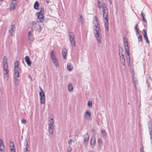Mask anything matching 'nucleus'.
Instances as JSON below:
<instances>
[{"label": "nucleus", "instance_id": "nucleus-1", "mask_svg": "<svg viewBox=\"0 0 152 152\" xmlns=\"http://www.w3.org/2000/svg\"><path fill=\"white\" fill-rule=\"evenodd\" d=\"M101 2L99 1L98 2V7L100 9L102 7L103 10V18H104V26L105 28V30L107 31H108V10L107 8L105 6V4H100Z\"/></svg>", "mask_w": 152, "mask_h": 152}, {"label": "nucleus", "instance_id": "nucleus-2", "mask_svg": "<svg viewBox=\"0 0 152 152\" xmlns=\"http://www.w3.org/2000/svg\"><path fill=\"white\" fill-rule=\"evenodd\" d=\"M123 40L124 41V45L126 52L127 53V55L126 56L128 62H130V59L129 56V48L128 46V43L127 39L125 37H124Z\"/></svg>", "mask_w": 152, "mask_h": 152}, {"label": "nucleus", "instance_id": "nucleus-3", "mask_svg": "<svg viewBox=\"0 0 152 152\" xmlns=\"http://www.w3.org/2000/svg\"><path fill=\"white\" fill-rule=\"evenodd\" d=\"M6 58L5 56H4L3 58V69L4 71H5L6 72L4 73V74L5 75V76H4V78H6V80H7L8 77V71L7 70L8 67V64L7 61V59L5 60V58Z\"/></svg>", "mask_w": 152, "mask_h": 152}, {"label": "nucleus", "instance_id": "nucleus-4", "mask_svg": "<svg viewBox=\"0 0 152 152\" xmlns=\"http://www.w3.org/2000/svg\"><path fill=\"white\" fill-rule=\"evenodd\" d=\"M42 9H41L40 11L37 13L36 15L37 16V21L38 23H42L44 21L45 16L44 14L42 12Z\"/></svg>", "mask_w": 152, "mask_h": 152}, {"label": "nucleus", "instance_id": "nucleus-5", "mask_svg": "<svg viewBox=\"0 0 152 152\" xmlns=\"http://www.w3.org/2000/svg\"><path fill=\"white\" fill-rule=\"evenodd\" d=\"M94 30L96 31V33L94 32V34L97 40L100 43H101L102 39L101 35H100V30L99 27H97V28H94Z\"/></svg>", "mask_w": 152, "mask_h": 152}, {"label": "nucleus", "instance_id": "nucleus-6", "mask_svg": "<svg viewBox=\"0 0 152 152\" xmlns=\"http://www.w3.org/2000/svg\"><path fill=\"white\" fill-rule=\"evenodd\" d=\"M39 88L41 91L39 93V95L40 96V102L41 104H43L45 103V93L40 86Z\"/></svg>", "mask_w": 152, "mask_h": 152}, {"label": "nucleus", "instance_id": "nucleus-7", "mask_svg": "<svg viewBox=\"0 0 152 152\" xmlns=\"http://www.w3.org/2000/svg\"><path fill=\"white\" fill-rule=\"evenodd\" d=\"M69 36L70 37L69 38V40L70 41L71 44L73 46H75V39H74L75 37L74 34L73 32H69Z\"/></svg>", "mask_w": 152, "mask_h": 152}, {"label": "nucleus", "instance_id": "nucleus-8", "mask_svg": "<svg viewBox=\"0 0 152 152\" xmlns=\"http://www.w3.org/2000/svg\"><path fill=\"white\" fill-rule=\"evenodd\" d=\"M148 127L150 132L151 143L152 144V122H149L148 123Z\"/></svg>", "mask_w": 152, "mask_h": 152}, {"label": "nucleus", "instance_id": "nucleus-9", "mask_svg": "<svg viewBox=\"0 0 152 152\" xmlns=\"http://www.w3.org/2000/svg\"><path fill=\"white\" fill-rule=\"evenodd\" d=\"M15 69V73L14 76L19 77V73L21 72V70L20 68L19 67L14 68Z\"/></svg>", "mask_w": 152, "mask_h": 152}, {"label": "nucleus", "instance_id": "nucleus-10", "mask_svg": "<svg viewBox=\"0 0 152 152\" xmlns=\"http://www.w3.org/2000/svg\"><path fill=\"white\" fill-rule=\"evenodd\" d=\"M34 39L31 35V31H29L28 33V39L29 44H31L34 40Z\"/></svg>", "mask_w": 152, "mask_h": 152}, {"label": "nucleus", "instance_id": "nucleus-11", "mask_svg": "<svg viewBox=\"0 0 152 152\" xmlns=\"http://www.w3.org/2000/svg\"><path fill=\"white\" fill-rule=\"evenodd\" d=\"M146 83L148 87L151 82H152L151 79L149 75H147L146 77Z\"/></svg>", "mask_w": 152, "mask_h": 152}, {"label": "nucleus", "instance_id": "nucleus-12", "mask_svg": "<svg viewBox=\"0 0 152 152\" xmlns=\"http://www.w3.org/2000/svg\"><path fill=\"white\" fill-rule=\"evenodd\" d=\"M89 140V136L88 133H87L86 134L84 135V141L85 143L87 144L88 143Z\"/></svg>", "mask_w": 152, "mask_h": 152}, {"label": "nucleus", "instance_id": "nucleus-13", "mask_svg": "<svg viewBox=\"0 0 152 152\" xmlns=\"http://www.w3.org/2000/svg\"><path fill=\"white\" fill-rule=\"evenodd\" d=\"M25 59L27 64L28 66H30L31 64V62L30 60V58L27 56H26L25 57Z\"/></svg>", "mask_w": 152, "mask_h": 152}, {"label": "nucleus", "instance_id": "nucleus-14", "mask_svg": "<svg viewBox=\"0 0 152 152\" xmlns=\"http://www.w3.org/2000/svg\"><path fill=\"white\" fill-rule=\"evenodd\" d=\"M62 55L64 59H66V55L67 53V50L66 48H64L62 51Z\"/></svg>", "mask_w": 152, "mask_h": 152}, {"label": "nucleus", "instance_id": "nucleus-15", "mask_svg": "<svg viewBox=\"0 0 152 152\" xmlns=\"http://www.w3.org/2000/svg\"><path fill=\"white\" fill-rule=\"evenodd\" d=\"M4 149V145L2 140L0 139V150L3 151Z\"/></svg>", "mask_w": 152, "mask_h": 152}, {"label": "nucleus", "instance_id": "nucleus-16", "mask_svg": "<svg viewBox=\"0 0 152 152\" xmlns=\"http://www.w3.org/2000/svg\"><path fill=\"white\" fill-rule=\"evenodd\" d=\"M121 61L123 65H125V60L124 56V55L122 54L121 56L120 57Z\"/></svg>", "mask_w": 152, "mask_h": 152}, {"label": "nucleus", "instance_id": "nucleus-17", "mask_svg": "<svg viewBox=\"0 0 152 152\" xmlns=\"http://www.w3.org/2000/svg\"><path fill=\"white\" fill-rule=\"evenodd\" d=\"M15 1H12L10 5V10H14L15 9V3L14 2Z\"/></svg>", "mask_w": 152, "mask_h": 152}, {"label": "nucleus", "instance_id": "nucleus-18", "mask_svg": "<svg viewBox=\"0 0 152 152\" xmlns=\"http://www.w3.org/2000/svg\"><path fill=\"white\" fill-rule=\"evenodd\" d=\"M91 113L90 111H87L86 112L85 114V117L86 118H89L91 116Z\"/></svg>", "mask_w": 152, "mask_h": 152}, {"label": "nucleus", "instance_id": "nucleus-19", "mask_svg": "<svg viewBox=\"0 0 152 152\" xmlns=\"http://www.w3.org/2000/svg\"><path fill=\"white\" fill-rule=\"evenodd\" d=\"M96 142V139L94 137H92L90 140V144L91 145H95Z\"/></svg>", "mask_w": 152, "mask_h": 152}, {"label": "nucleus", "instance_id": "nucleus-20", "mask_svg": "<svg viewBox=\"0 0 152 152\" xmlns=\"http://www.w3.org/2000/svg\"><path fill=\"white\" fill-rule=\"evenodd\" d=\"M67 69L69 71L72 70L73 68V67L71 66V64L70 63H69L67 64Z\"/></svg>", "mask_w": 152, "mask_h": 152}, {"label": "nucleus", "instance_id": "nucleus-21", "mask_svg": "<svg viewBox=\"0 0 152 152\" xmlns=\"http://www.w3.org/2000/svg\"><path fill=\"white\" fill-rule=\"evenodd\" d=\"M54 64V65L56 66V67H58L59 66V65H58V60L56 58H55L53 60H52Z\"/></svg>", "mask_w": 152, "mask_h": 152}, {"label": "nucleus", "instance_id": "nucleus-22", "mask_svg": "<svg viewBox=\"0 0 152 152\" xmlns=\"http://www.w3.org/2000/svg\"><path fill=\"white\" fill-rule=\"evenodd\" d=\"M39 6V2L37 1H36L34 4V8L35 9L38 10Z\"/></svg>", "mask_w": 152, "mask_h": 152}, {"label": "nucleus", "instance_id": "nucleus-23", "mask_svg": "<svg viewBox=\"0 0 152 152\" xmlns=\"http://www.w3.org/2000/svg\"><path fill=\"white\" fill-rule=\"evenodd\" d=\"M132 81L133 82L135 86L137 85V79L135 77H134V75L133 74L132 75Z\"/></svg>", "mask_w": 152, "mask_h": 152}, {"label": "nucleus", "instance_id": "nucleus-24", "mask_svg": "<svg viewBox=\"0 0 152 152\" xmlns=\"http://www.w3.org/2000/svg\"><path fill=\"white\" fill-rule=\"evenodd\" d=\"M50 54L51 58L52 60H53V59L56 58V56L54 54V51L53 50H52Z\"/></svg>", "mask_w": 152, "mask_h": 152}, {"label": "nucleus", "instance_id": "nucleus-25", "mask_svg": "<svg viewBox=\"0 0 152 152\" xmlns=\"http://www.w3.org/2000/svg\"><path fill=\"white\" fill-rule=\"evenodd\" d=\"M68 89L69 91H72L73 89V87H72V84H69L68 86Z\"/></svg>", "mask_w": 152, "mask_h": 152}, {"label": "nucleus", "instance_id": "nucleus-26", "mask_svg": "<svg viewBox=\"0 0 152 152\" xmlns=\"http://www.w3.org/2000/svg\"><path fill=\"white\" fill-rule=\"evenodd\" d=\"M101 134L103 137L106 138V136L107 135V134L105 131L104 130H102L101 131Z\"/></svg>", "mask_w": 152, "mask_h": 152}, {"label": "nucleus", "instance_id": "nucleus-27", "mask_svg": "<svg viewBox=\"0 0 152 152\" xmlns=\"http://www.w3.org/2000/svg\"><path fill=\"white\" fill-rule=\"evenodd\" d=\"M138 42L140 41L142 42V37L141 35L140 34L138 36L137 35Z\"/></svg>", "mask_w": 152, "mask_h": 152}, {"label": "nucleus", "instance_id": "nucleus-28", "mask_svg": "<svg viewBox=\"0 0 152 152\" xmlns=\"http://www.w3.org/2000/svg\"><path fill=\"white\" fill-rule=\"evenodd\" d=\"M19 62L18 61H15L14 64V68L19 67H18Z\"/></svg>", "mask_w": 152, "mask_h": 152}, {"label": "nucleus", "instance_id": "nucleus-29", "mask_svg": "<svg viewBox=\"0 0 152 152\" xmlns=\"http://www.w3.org/2000/svg\"><path fill=\"white\" fill-rule=\"evenodd\" d=\"M18 77L14 76L15 80H14V82L15 83L16 85H17L18 84V80H19L17 78Z\"/></svg>", "mask_w": 152, "mask_h": 152}, {"label": "nucleus", "instance_id": "nucleus-30", "mask_svg": "<svg viewBox=\"0 0 152 152\" xmlns=\"http://www.w3.org/2000/svg\"><path fill=\"white\" fill-rule=\"evenodd\" d=\"M98 142L99 144V146H101L102 143V139L100 138H98Z\"/></svg>", "mask_w": 152, "mask_h": 152}, {"label": "nucleus", "instance_id": "nucleus-31", "mask_svg": "<svg viewBox=\"0 0 152 152\" xmlns=\"http://www.w3.org/2000/svg\"><path fill=\"white\" fill-rule=\"evenodd\" d=\"M10 151H11V152H15L14 146L10 147Z\"/></svg>", "mask_w": 152, "mask_h": 152}, {"label": "nucleus", "instance_id": "nucleus-32", "mask_svg": "<svg viewBox=\"0 0 152 152\" xmlns=\"http://www.w3.org/2000/svg\"><path fill=\"white\" fill-rule=\"evenodd\" d=\"M94 26L95 28H97V27H99V21H97V22H96V23H95L94 24Z\"/></svg>", "mask_w": 152, "mask_h": 152}, {"label": "nucleus", "instance_id": "nucleus-33", "mask_svg": "<svg viewBox=\"0 0 152 152\" xmlns=\"http://www.w3.org/2000/svg\"><path fill=\"white\" fill-rule=\"evenodd\" d=\"M92 104L91 101H88V106L89 107H91L92 106Z\"/></svg>", "mask_w": 152, "mask_h": 152}, {"label": "nucleus", "instance_id": "nucleus-34", "mask_svg": "<svg viewBox=\"0 0 152 152\" xmlns=\"http://www.w3.org/2000/svg\"><path fill=\"white\" fill-rule=\"evenodd\" d=\"M80 22L81 23L83 24V17L82 15H80Z\"/></svg>", "mask_w": 152, "mask_h": 152}, {"label": "nucleus", "instance_id": "nucleus-35", "mask_svg": "<svg viewBox=\"0 0 152 152\" xmlns=\"http://www.w3.org/2000/svg\"><path fill=\"white\" fill-rule=\"evenodd\" d=\"M9 146L10 147L14 146L13 142L12 141H10V140Z\"/></svg>", "mask_w": 152, "mask_h": 152}, {"label": "nucleus", "instance_id": "nucleus-36", "mask_svg": "<svg viewBox=\"0 0 152 152\" xmlns=\"http://www.w3.org/2000/svg\"><path fill=\"white\" fill-rule=\"evenodd\" d=\"M14 32V31H11V30H9V32L10 34V35L11 36H12L13 35V33Z\"/></svg>", "mask_w": 152, "mask_h": 152}, {"label": "nucleus", "instance_id": "nucleus-37", "mask_svg": "<svg viewBox=\"0 0 152 152\" xmlns=\"http://www.w3.org/2000/svg\"><path fill=\"white\" fill-rule=\"evenodd\" d=\"M142 32L143 35H147L146 30H145V29L143 30Z\"/></svg>", "mask_w": 152, "mask_h": 152}, {"label": "nucleus", "instance_id": "nucleus-38", "mask_svg": "<svg viewBox=\"0 0 152 152\" xmlns=\"http://www.w3.org/2000/svg\"><path fill=\"white\" fill-rule=\"evenodd\" d=\"M53 129H49V133L50 134H52L53 132Z\"/></svg>", "mask_w": 152, "mask_h": 152}, {"label": "nucleus", "instance_id": "nucleus-39", "mask_svg": "<svg viewBox=\"0 0 152 152\" xmlns=\"http://www.w3.org/2000/svg\"><path fill=\"white\" fill-rule=\"evenodd\" d=\"M15 25L14 24L12 25L11 28H10V30H11V31H13V29L15 27Z\"/></svg>", "mask_w": 152, "mask_h": 152}, {"label": "nucleus", "instance_id": "nucleus-40", "mask_svg": "<svg viewBox=\"0 0 152 152\" xmlns=\"http://www.w3.org/2000/svg\"><path fill=\"white\" fill-rule=\"evenodd\" d=\"M50 121H51L49 125H53V118H51Z\"/></svg>", "mask_w": 152, "mask_h": 152}, {"label": "nucleus", "instance_id": "nucleus-41", "mask_svg": "<svg viewBox=\"0 0 152 152\" xmlns=\"http://www.w3.org/2000/svg\"><path fill=\"white\" fill-rule=\"evenodd\" d=\"M38 26L39 27V28L37 29V31L39 32L40 31L42 30V28L41 27L40 25H38Z\"/></svg>", "mask_w": 152, "mask_h": 152}, {"label": "nucleus", "instance_id": "nucleus-42", "mask_svg": "<svg viewBox=\"0 0 152 152\" xmlns=\"http://www.w3.org/2000/svg\"><path fill=\"white\" fill-rule=\"evenodd\" d=\"M21 122L23 124H26V121L25 119H23L21 120Z\"/></svg>", "mask_w": 152, "mask_h": 152}, {"label": "nucleus", "instance_id": "nucleus-43", "mask_svg": "<svg viewBox=\"0 0 152 152\" xmlns=\"http://www.w3.org/2000/svg\"><path fill=\"white\" fill-rule=\"evenodd\" d=\"M145 39L146 40V43L148 44H149L150 43V42H149V40H148V37H147L146 38H145Z\"/></svg>", "mask_w": 152, "mask_h": 152}, {"label": "nucleus", "instance_id": "nucleus-44", "mask_svg": "<svg viewBox=\"0 0 152 152\" xmlns=\"http://www.w3.org/2000/svg\"><path fill=\"white\" fill-rule=\"evenodd\" d=\"M145 39L146 40V43L148 44H149L150 43V42H149V40H148V37H147L146 38H145Z\"/></svg>", "mask_w": 152, "mask_h": 152}, {"label": "nucleus", "instance_id": "nucleus-45", "mask_svg": "<svg viewBox=\"0 0 152 152\" xmlns=\"http://www.w3.org/2000/svg\"><path fill=\"white\" fill-rule=\"evenodd\" d=\"M49 129H54L53 125H49Z\"/></svg>", "mask_w": 152, "mask_h": 152}, {"label": "nucleus", "instance_id": "nucleus-46", "mask_svg": "<svg viewBox=\"0 0 152 152\" xmlns=\"http://www.w3.org/2000/svg\"><path fill=\"white\" fill-rule=\"evenodd\" d=\"M141 16L142 18H145V15L142 12H141Z\"/></svg>", "mask_w": 152, "mask_h": 152}, {"label": "nucleus", "instance_id": "nucleus-47", "mask_svg": "<svg viewBox=\"0 0 152 152\" xmlns=\"http://www.w3.org/2000/svg\"><path fill=\"white\" fill-rule=\"evenodd\" d=\"M28 145V142H27V140L26 139V142L24 143V145L26 146V147H27Z\"/></svg>", "mask_w": 152, "mask_h": 152}, {"label": "nucleus", "instance_id": "nucleus-48", "mask_svg": "<svg viewBox=\"0 0 152 152\" xmlns=\"http://www.w3.org/2000/svg\"><path fill=\"white\" fill-rule=\"evenodd\" d=\"M143 20L144 21V22L147 24V21L145 19V18H142Z\"/></svg>", "mask_w": 152, "mask_h": 152}, {"label": "nucleus", "instance_id": "nucleus-49", "mask_svg": "<svg viewBox=\"0 0 152 152\" xmlns=\"http://www.w3.org/2000/svg\"><path fill=\"white\" fill-rule=\"evenodd\" d=\"M136 35H138V34H139V35L140 34V33L139 32L138 30H136Z\"/></svg>", "mask_w": 152, "mask_h": 152}, {"label": "nucleus", "instance_id": "nucleus-50", "mask_svg": "<svg viewBox=\"0 0 152 152\" xmlns=\"http://www.w3.org/2000/svg\"><path fill=\"white\" fill-rule=\"evenodd\" d=\"M94 19L96 21V22H97V21H98V20L96 16H95V18H94Z\"/></svg>", "mask_w": 152, "mask_h": 152}, {"label": "nucleus", "instance_id": "nucleus-51", "mask_svg": "<svg viewBox=\"0 0 152 152\" xmlns=\"http://www.w3.org/2000/svg\"><path fill=\"white\" fill-rule=\"evenodd\" d=\"M72 140L70 139L68 141V143L69 144H71L72 143Z\"/></svg>", "mask_w": 152, "mask_h": 152}, {"label": "nucleus", "instance_id": "nucleus-52", "mask_svg": "<svg viewBox=\"0 0 152 152\" xmlns=\"http://www.w3.org/2000/svg\"><path fill=\"white\" fill-rule=\"evenodd\" d=\"M140 152H144L143 147H142L140 149Z\"/></svg>", "mask_w": 152, "mask_h": 152}, {"label": "nucleus", "instance_id": "nucleus-53", "mask_svg": "<svg viewBox=\"0 0 152 152\" xmlns=\"http://www.w3.org/2000/svg\"><path fill=\"white\" fill-rule=\"evenodd\" d=\"M28 150L27 149V147H26L24 149V151H27Z\"/></svg>", "mask_w": 152, "mask_h": 152}, {"label": "nucleus", "instance_id": "nucleus-54", "mask_svg": "<svg viewBox=\"0 0 152 152\" xmlns=\"http://www.w3.org/2000/svg\"><path fill=\"white\" fill-rule=\"evenodd\" d=\"M32 23L33 25H35L36 24V23L35 21H33Z\"/></svg>", "mask_w": 152, "mask_h": 152}, {"label": "nucleus", "instance_id": "nucleus-55", "mask_svg": "<svg viewBox=\"0 0 152 152\" xmlns=\"http://www.w3.org/2000/svg\"><path fill=\"white\" fill-rule=\"evenodd\" d=\"M134 29L136 31L138 30V28L137 27V26H135L134 27Z\"/></svg>", "mask_w": 152, "mask_h": 152}, {"label": "nucleus", "instance_id": "nucleus-56", "mask_svg": "<svg viewBox=\"0 0 152 152\" xmlns=\"http://www.w3.org/2000/svg\"><path fill=\"white\" fill-rule=\"evenodd\" d=\"M91 130L93 133L95 132V130L94 129H92Z\"/></svg>", "mask_w": 152, "mask_h": 152}, {"label": "nucleus", "instance_id": "nucleus-57", "mask_svg": "<svg viewBox=\"0 0 152 152\" xmlns=\"http://www.w3.org/2000/svg\"><path fill=\"white\" fill-rule=\"evenodd\" d=\"M145 39L148 37L147 35H143Z\"/></svg>", "mask_w": 152, "mask_h": 152}, {"label": "nucleus", "instance_id": "nucleus-58", "mask_svg": "<svg viewBox=\"0 0 152 152\" xmlns=\"http://www.w3.org/2000/svg\"><path fill=\"white\" fill-rule=\"evenodd\" d=\"M28 77L30 79H31V76L30 75H29L28 76Z\"/></svg>", "mask_w": 152, "mask_h": 152}, {"label": "nucleus", "instance_id": "nucleus-59", "mask_svg": "<svg viewBox=\"0 0 152 152\" xmlns=\"http://www.w3.org/2000/svg\"><path fill=\"white\" fill-rule=\"evenodd\" d=\"M109 2L110 4H111L112 2V1H109Z\"/></svg>", "mask_w": 152, "mask_h": 152}, {"label": "nucleus", "instance_id": "nucleus-60", "mask_svg": "<svg viewBox=\"0 0 152 152\" xmlns=\"http://www.w3.org/2000/svg\"><path fill=\"white\" fill-rule=\"evenodd\" d=\"M50 1H47V2L48 4L49 2Z\"/></svg>", "mask_w": 152, "mask_h": 152}, {"label": "nucleus", "instance_id": "nucleus-61", "mask_svg": "<svg viewBox=\"0 0 152 152\" xmlns=\"http://www.w3.org/2000/svg\"><path fill=\"white\" fill-rule=\"evenodd\" d=\"M138 26V24H137L135 26H137V27Z\"/></svg>", "mask_w": 152, "mask_h": 152}, {"label": "nucleus", "instance_id": "nucleus-62", "mask_svg": "<svg viewBox=\"0 0 152 152\" xmlns=\"http://www.w3.org/2000/svg\"><path fill=\"white\" fill-rule=\"evenodd\" d=\"M119 55H120V53H119Z\"/></svg>", "mask_w": 152, "mask_h": 152}, {"label": "nucleus", "instance_id": "nucleus-63", "mask_svg": "<svg viewBox=\"0 0 152 152\" xmlns=\"http://www.w3.org/2000/svg\"><path fill=\"white\" fill-rule=\"evenodd\" d=\"M68 152H70V151H69Z\"/></svg>", "mask_w": 152, "mask_h": 152}, {"label": "nucleus", "instance_id": "nucleus-64", "mask_svg": "<svg viewBox=\"0 0 152 152\" xmlns=\"http://www.w3.org/2000/svg\"><path fill=\"white\" fill-rule=\"evenodd\" d=\"M120 48H119V50H120Z\"/></svg>", "mask_w": 152, "mask_h": 152}]
</instances>
